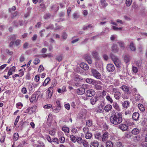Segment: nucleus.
Here are the masks:
<instances>
[{"mask_svg":"<svg viewBox=\"0 0 147 147\" xmlns=\"http://www.w3.org/2000/svg\"><path fill=\"white\" fill-rule=\"evenodd\" d=\"M122 114L119 112H116L110 117L111 122L115 125L120 124L123 121Z\"/></svg>","mask_w":147,"mask_h":147,"instance_id":"nucleus-1","label":"nucleus"},{"mask_svg":"<svg viewBox=\"0 0 147 147\" xmlns=\"http://www.w3.org/2000/svg\"><path fill=\"white\" fill-rule=\"evenodd\" d=\"M92 76L95 78L100 79L101 78V74L96 69H92L91 70Z\"/></svg>","mask_w":147,"mask_h":147,"instance_id":"nucleus-2","label":"nucleus"},{"mask_svg":"<svg viewBox=\"0 0 147 147\" xmlns=\"http://www.w3.org/2000/svg\"><path fill=\"white\" fill-rule=\"evenodd\" d=\"M78 117L81 119H84L86 117V113L85 110H83L78 115Z\"/></svg>","mask_w":147,"mask_h":147,"instance_id":"nucleus-3","label":"nucleus"},{"mask_svg":"<svg viewBox=\"0 0 147 147\" xmlns=\"http://www.w3.org/2000/svg\"><path fill=\"white\" fill-rule=\"evenodd\" d=\"M95 94V91L92 89H90L87 90L86 92V94L87 96L91 97Z\"/></svg>","mask_w":147,"mask_h":147,"instance_id":"nucleus-4","label":"nucleus"},{"mask_svg":"<svg viewBox=\"0 0 147 147\" xmlns=\"http://www.w3.org/2000/svg\"><path fill=\"white\" fill-rule=\"evenodd\" d=\"M106 68L107 71L110 72H113L115 69V67L114 65L112 64H107Z\"/></svg>","mask_w":147,"mask_h":147,"instance_id":"nucleus-5","label":"nucleus"},{"mask_svg":"<svg viewBox=\"0 0 147 147\" xmlns=\"http://www.w3.org/2000/svg\"><path fill=\"white\" fill-rule=\"evenodd\" d=\"M109 133L107 132H104L101 137V140L103 142H105L108 138Z\"/></svg>","mask_w":147,"mask_h":147,"instance_id":"nucleus-6","label":"nucleus"},{"mask_svg":"<svg viewBox=\"0 0 147 147\" xmlns=\"http://www.w3.org/2000/svg\"><path fill=\"white\" fill-rule=\"evenodd\" d=\"M111 51L114 53H116L118 52L119 48L117 45L115 44H113L111 47Z\"/></svg>","mask_w":147,"mask_h":147,"instance_id":"nucleus-7","label":"nucleus"},{"mask_svg":"<svg viewBox=\"0 0 147 147\" xmlns=\"http://www.w3.org/2000/svg\"><path fill=\"white\" fill-rule=\"evenodd\" d=\"M36 106H33L32 107H29L27 108L28 111L29 112L30 114H31L36 112Z\"/></svg>","mask_w":147,"mask_h":147,"instance_id":"nucleus-8","label":"nucleus"},{"mask_svg":"<svg viewBox=\"0 0 147 147\" xmlns=\"http://www.w3.org/2000/svg\"><path fill=\"white\" fill-rule=\"evenodd\" d=\"M84 86H83V87L80 88L77 90V92L78 94L79 95H82L84 94L85 92V89L84 88Z\"/></svg>","mask_w":147,"mask_h":147,"instance_id":"nucleus-9","label":"nucleus"},{"mask_svg":"<svg viewBox=\"0 0 147 147\" xmlns=\"http://www.w3.org/2000/svg\"><path fill=\"white\" fill-rule=\"evenodd\" d=\"M108 5L105 0H100L99 5L101 8H105Z\"/></svg>","mask_w":147,"mask_h":147,"instance_id":"nucleus-10","label":"nucleus"},{"mask_svg":"<svg viewBox=\"0 0 147 147\" xmlns=\"http://www.w3.org/2000/svg\"><path fill=\"white\" fill-rule=\"evenodd\" d=\"M119 128L123 131L126 130L128 128V126L126 123H123L120 124L119 126Z\"/></svg>","mask_w":147,"mask_h":147,"instance_id":"nucleus-11","label":"nucleus"},{"mask_svg":"<svg viewBox=\"0 0 147 147\" xmlns=\"http://www.w3.org/2000/svg\"><path fill=\"white\" fill-rule=\"evenodd\" d=\"M123 59L124 62L127 63L131 60V57L128 54H125L123 56Z\"/></svg>","mask_w":147,"mask_h":147,"instance_id":"nucleus-12","label":"nucleus"},{"mask_svg":"<svg viewBox=\"0 0 147 147\" xmlns=\"http://www.w3.org/2000/svg\"><path fill=\"white\" fill-rule=\"evenodd\" d=\"M98 100V97L94 96L92 97L90 99V103L92 105L95 104L96 102Z\"/></svg>","mask_w":147,"mask_h":147,"instance_id":"nucleus-13","label":"nucleus"},{"mask_svg":"<svg viewBox=\"0 0 147 147\" xmlns=\"http://www.w3.org/2000/svg\"><path fill=\"white\" fill-rule=\"evenodd\" d=\"M81 67L83 68L84 70H86L89 68V66L88 65L84 63H82L80 65Z\"/></svg>","mask_w":147,"mask_h":147,"instance_id":"nucleus-14","label":"nucleus"},{"mask_svg":"<svg viewBox=\"0 0 147 147\" xmlns=\"http://www.w3.org/2000/svg\"><path fill=\"white\" fill-rule=\"evenodd\" d=\"M36 93H35L32 94L30 99V102H33L37 100V99H36Z\"/></svg>","mask_w":147,"mask_h":147,"instance_id":"nucleus-15","label":"nucleus"},{"mask_svg":"<svg viewBox=\"0 0 147 147\" xmlns=\"http://www.w3.org/2000/svg\"><path fill=\"white\" fill-rule=\"evenodd\" d=\"M117 43L122 49H124L125 48V44L123 41H117Z\"/></svg>","mask_w":147,"mask_h":147,"instance_id":"nucleus-16","label":"nucleus"},{"mask_svg":"<svg viewBox=\"0 0 147 147\" xmlns=\"http://www.w3.org/2000/svg\"><path fill=\"white\" fill-rule=\"evenodd\" d=\"M129 47L130 50L132 51H135L136 50V47L132 41L130 42Z\"/></svg>","mask_w":147,"mask_h":147,"instance_id":"nucleus-17","label":"nucleus"},{"mask_svg":"<svg viewBox=\"0 0 147 147\" xmlns=\"http://www.w3.org/2000/svg\"><path fill=\"white\" fill-rule=\"evenodd\" d=\"M92 56L97 60H99L100 58L99 56L98 53L96 51H93L92 53Z\"/></svg>","mask_w":147,"mask_h":147,"instance_id":"nucleus-18","label":"nucleus"},{"mask_svg":"<svg viewBox=\"0 0 147 147\" xmlns=\"http://www.w3.org/2000/svg\"><path fill=\"white\" fill-rule=\"evenodd\" d=\"M121 93L120 92H115L114 94V97L117 100H119L120 99L121 96Z\"/></svg>","mask_w":147,"mask_h":147,"instance_id":"nucleus-19","label":"nucleus"},{"mask_svg":"<svg viewBox=\"0 0 147 147\" xmlns=\"http://www.w3.org/2000/svg\"><path fill=\"white\" fill-rule=\"evenodd\" d=\"M139 117V114L138 112H135L133 114L132 118L134 120L136 121L138 120Z\"/></svg>","mask_w":147,"mask_h":147,"instance_id":"nucleus-20","label":"nucleus"},{"mask_svg":"<svg viewBox=\"0 0 147 147\" xmlns=\"http://www.w3.org/2000/svg\"><path fill=\"white\" fill-rule=\"evenodd\" d=\"M94 80L91 78H87L86 79V83L93 85L94 84Z\"/></svg>","mask_w":147,"mask_h":147,"instance_id":"nucleus-21","label":"nucleus"},{"mask_svg":"<svg viewBox=\"0 0 147 147\" xmlns=\"http://www.w3.org/2000/svg\"><path fill=\"white\" fill-rule=\"evenodd\" d=\"M113 106V107L117 111H120L121 109L118 104L116 102H114Z\"/></svg>","mask_w":147,"mask_h":147,"instance_id":"nucleus-22","label":"nucleus"},{"mask_svg":"<svg viewBox=\"0 0 147 147\" xmlns=\"http://www.w3.org/2000/svg\"><path fill=\"white\" fill-rule=\"evenodd\" d=\"M99 143L97 141H94L91 142L90 145V147H98Z\"/></svg>","mask_w":147,"mask_h":147,"instance_id":"nucleus-23","label":"nucleus"},{"mask_svg":"<svg viewBox=\"0 0 147 147\" xmlns=\"http://www.w3.org/2000/svg\"><path fill=\"white\" fill-rule=\"evenodd\" d=\"M85 58L89 64H91L92 63V60L90 57L88 55H86Z\"/></svg>","mask_w":147,"mask_h":147,"instance_id":"nucleus-24","label":"nucleus"},{"mask_svg":"<svg viewBox=\"0 0 147 147\" xmlns=\"http://www.w3.org/2000/svg\"><path fill=\"white\" fill-rule=\"evenodd\" d=\"M51 90L49 88L46 91V94H47V98L48 99L50 98L52 95V92L50 90Z\"/></svg>","mask_w":147,"mask_h":147,"instance_id":"nucleus-25","label":"nucleus"},{"mask_svg":"<svg viewBox=\"0 0 147 147\" xmlns=\"http://www.w3.org/2000/svg\"><path fill=\"white\" fill-rule=\"evenodd\" d=\"M111 59L114 63V62H116L117 61L119 60V59L118 58L117 56H115L113 54H111Z\"/></svg>","mask_w":147,"mask_h":147,"instance_id":"nucleus-26","label":"nucleus"},{"mask_svg":"<svg viewBox=\"0 0 147 147\" xmlns=\"http://www.w3.org/2000/svg\"><path fill=\"white\" fill-rule=\"evenodd\" d=\"M112 108V106L110 105H106L104 107V110L106 112H108Z\"/></svg>","mask_w":147,"mask_h":147,"instance_id":"nucleus-27","label":"nucleus"},{"mask_svg":"<svg viewBox=\"0 0 147 147\" xmlns=\"http://www.w3.org/2000/svg\"><path fill=\"white\" fill-rule=\"evenodd\" d=\"M61 107H53L52 108V111L54 112L57 113L59 111Z\"/></svg>","mask_w":147,"mask_h":147,"instance_id":"nucleus-28","label":"nucleus"},{"mask_svg":"<svg viewBox=\"0 0 147 147\" xmlns=\"http://www.w3.org/2000/svg\"><path fill=\"white\" fill-rule=\"evenodd\" d=\"M94 88L97 90H101L102 88V87L100 85L95 84V83L93 84Z\"/></svg>","mask_w":147,"mask_h":147,"instance_id":"nucleus-29","label":"nucleus"},{"mask_svg":"<svg viewBox=\"0 0 147 147\" xmlns=\"http://www.w3.org/2000/svg\"><path fill=\"white\" fill-rule=\"evenodd\" d=\"M120 88L121 89L123 90L124 91L127 92L128 93H130V92H129V88L127 86H123L121 87H120Z\"/></svg>","mask_w":147,"mask_h":147,"instance_id":"nucleus-30","label":"nucleus"},{"mask_svg":"<svg viewBox=\"0 0 147 147\" xmlns=\"http://www.w3.org/2000/svg\"><path fill=\"white\" fill-rule=\"evenodd\" d=\"M130 102L128 101H125L122 104L124 108H127L129 106Z\"/></svg>","mask_w":147,"mask_h":147,"instance_id":"nucleus-31","label":"nucleus"},{"mask_svg":"<svg viewBox=\"0 0 147 147\" xmlns=\"http://www.w3.org/2000/svg\"><path fill=\"white\" fill-rule=\"evenodd\" d=\"M140 132L139 130L137 128H135L132 129L131 133L134 135H137Z\"/></svg>","mask_w":147,"mask_h":147,"instance_id":"nucleus-32","label":"nucleus"},{"mask_svg":"<svg viewBox=\"0 0 147 147\" xmlns=\"http://www.w3.org/2000/svg\"><path fill=\"white\" fill-rule=\"evenodd\" d=\"M114 64L117 67H120L122 65L121 63L120 60L117 61L116 62H114Z\"/></svg>","mask_w":147,"mask_h":147,"instance_id":"nucleus-33","label":"nucleus"},{"mask_svg":"<svg viewBox=\"0 0 147 147\" xmlns=\"http://www.w3.org/2000/svg\"><path fill=\"white\" fill-rule=\"evenodd\" d=\"M50 80V78H47L44 81V82L43 83L42 85L44 86H46Z\"/></svg>","mask_w":147,"mask_h":147,"instance_id":"nucleus-34","label":"nucleus"},{"mask_svg":"<svg viewBox=\"0 0 147 147\" xmlns=\"http://www.w3.org/2000/svg\"><path fill=\"white\" fill-rule=\"evenodd\" d=\"M51 8L53 10H54L55 11H57L59 8V6L57 4H56L55 5L52 6L51 7Z\"/></svg>","mask_w":147,"mask_h":147,"instance_id":"nucleus-35","label":"nucleus"},{"mask_svg":"<svg viewBox=\"0 0 147 147\" xmlns=\"http://www.w3.org/2000/svg\"><path fill=\"white\" fill-rule=\"evenodd\" d=\"M106 146L107 147H112L113 143L111 141H108L106 143Z\"/></svg>","mask_w":147,"mask_h":147,"instance_id":"nucleus-36","label":"nucleus"},{"mask_svg":"<svg viewBox=\"0 0 147 147\" xmlns=\"http://www.w3.org/2000/svg\"><path fill=\"white\" fill-rule=\"evenodd\" d=\"M101 136L102 135L100 133H97L95 135V138L96 139H99L100 138L101 139Z\"/></svg>","mask_w":147,"mask_h":147,"instance_id":"nucleus-37","label":"nucleus"},{"mask_svg":"<svg viewBox=\"0 0 147 147\" xmlns=\"http://www.w3.org/2000/svg\"><path fill=\"white\" fill-rule=\"evenodd\" d=\"M138 106L140 110L141 111H144L145 110V109L142 105L139 104L138 105Z\"/></svg>","mask_w":147,"mask_h":147,"instance_id":"nucleus-38","label":"nucleus"},{"mask_svg":"<svg viewBox=\"0 0 147 147\" xmlns=\"http://www.w3.org/2000/svg\"><path fill=\"white\" fill-rule=\"evenodd\" d=\"M62 37L63 39L65 40L67 36V35L65 32H63L62 34Z\"/></svg>","mask_w":147,"mask_h":147,"instance_id":"nucleus-39","label":"nucleus"},{"mask_svg":"<svg viewBox=\"0 0 147 147\" xmlns=\"http://www.w3.org/2000/svg\"><path fill=\"white\" fill-rule=\"evenodd\" d=\"M70 140L71 141L74 143L76 142L77 138L75 136L73 135H71L70 136Z\"/></svg>","mask_w":147,"mask_h":147,"instance_id":"nucleus-40","label":"nucleus"},{"mask_svg":"<svg viewBox=\"0 0 147 147\" xmlns=\"http://www.w3.org/2000/svg\"><path fill=\"white\" fill-rule=\"evenodd\" d=\"M92 136V134L89 132H88V133L85 134V138L86 139H90Z\"/></svg>","mask_w":147,"mask_h":147,"instance_id":"nucleus-41","label":"nucleus"},{"mask_svg":"<svg viewBox=\"0 0 147 147\" xmlns=\"http://www.w3.org/2000/svg\"><path fill=\"white\" fill-rule=\"evenodd\" d=\"M106 98L107 100L109 102L111 103H112L113 102V100L112 98L110 97L109 94H107L106 96Z\"/></svg>","mask_w":147,"mask_h":147,"instance_id":"nucleus-42","label":"nucleus"},{"mask_svg":"<svg viewBox=\"0 0 147 147\" xmlns=\"http://www.w3.org/2000/svg\"><path fill=\"white\" fill-rule=\"evenodd\" d=\"M56 84L57 82L56 80H54L52 82L51 86L49 88V89H51L52 90L53 88L56 85Z\"/></svg>","mask_w":147,"mask_h":147,"instance_id":"nucleus-43","label":"nucleus"},{"mask_svg":"<svg viewBox=\"0 0 147 147\" xmlns=\"http://www.w3.org/2000/svg\"><path fill=\"white\" fill-rule=\"evenodd\" d=\"M19 137V135L17 133H15L13 135V140L14 141H16L17 140Z\"/></svg>","mask_w":147,"mask_h":147,"instance_id":"nucleus-44","label":"nucleus"},{"mask_svg":"<svg viewBox=\"0 0 147 147\" xmlns=\"http://www.w3.org/2000/svg\"><path fill=\"white\" fill-rule=\"evenodd\" d=\"M112 27L113 30L116 31L121 30L123 28L122 27L118 28L114 26H112Z\"/></svg>","mask_w":147,"mask_h":147,"instance_id":"nucleus-45","label":"nucleus"},{"mask_svg":"<svg viewBox=\"0 0 147 147\" xmlns=\"http://www.w3.org/2000/svg\"><path fill=\"white\" fill-rule=\"evenodd\" d=\"M62 130L65 132L68 133L69 132V128L65 126H63V127Z\"/></svg>","mask_w":147,"mask_h":147,"instance_id":"nucleus-46","label":"nucleus"},{"mask_svg":"<svg viewBox=\"0 0 147 147\" xmlns=\"http://www.w3.org/2000/svg\"><path fill=\"white\" fill-rule=\"evenodd\" d=\"M132 3L131 0H126V4L127 7H129L131 5Z\"/></svg>","mask_w":147,"mask_h":147,"instance_id":"nucleus-47","label":"nucleus"},{"mask_svg":"<svg viewBox=\"0 0 147 147\" xmlns=\"http://www.w3.org/2000/svg\"><path fill=\"white\" fill-rule=\"evenodd\" d=\"M76 141L79 144H81L83 143L82 138L80 137H78L76 139Z\"/></svg>","mask_w":147,"mask_h":147,"instance_id":"nucleus-48","label":"nucleus"},{"mask_svg":"<svg viewBox=\"0 0 147 147\" xmlns=\"http://www.w3.org/2000/svg\"><path fill=\"white\" fill-rule=\"evenodd\" d=\"M141 99V97L140 95L138 94L136 95L135 99L136 101H138L140 100Z\"/></svg>","mask_w":147,"mask_h":147,"instance_id":"nucleus-49","label":"nucleus"},{"mask_svg":"<svg viewBox=\"0 0 147 147\" xmlns=\"http://www.w3.org/2000/svg\"><path fill=\"white\" fill-rule=\"evenodd\" d=\"M83 132L85 134L88 133L89 132V128L87 127H85L83 128Z\"/></svg>","mask_w":147,"mask_h":147,"instance_id":"nucleus-50","label":"nucleus"},{"mask_svg":"<svg viewBox=\"0 0 147 147\" xmlns=\"http://www.w3.org/2000/svg\"><path fill=\"white\" fill-rule=\"evenodd\" d=\"M51 15L49 13L45 14L44 16V18L45 19H48L50 18Z\"/></svg>","mask_w":147,"mask_h":147,"instance_id":"nucleus-51","label":"nucleus"},{"mask_svg":"<svg viewBox=\"0 0 147 147\" xmlns=\"http://www.w3.org/2000/svg\"><path fill=\"white\" fill-rule=\"evenodd\" d=\"M92 122L90 120H88L86 122V125L88 127H90L92 125Z\"/></svg>","mask_w":147,"mask_h":147,"instance_id":"nucleus-52","label":"nucleus"},{"mask_svg":"<svg viewBox=\"0 0 147 147\" xmlns=\"http://www.w3.org/2000/svg\"><path fill=\"white\" fill-rule=\"evenodd\" d=\"M44 68L43 66L42 65H40L38 69V71L39 72H41L42 71H43L44 70Z\"/></svg>","mask_w":147,"mask_h":147,"instance_id":"nucleus-53","label":"nucleus"},{"mask_svg":"<svg viewBox=\"0 0 147 147\" xmlns=\"http://www.w3.org/2000/svg\"><path fill=\"white\" fill-rule=\"evenodd\" d=\"M16 107L19 109H20L23 106V105L21 102H18L16 104Z\"/></svg>","mask_w":147,"mask_h":147,"instance_id":"nucleus-54","label":"nucleus"},{"mask_svg":"<svg viewBox=\"0 0 147 147\" xmlns=\"http://www.w3.org/2000/svg\"><path fill=\"white\" fill-rule=\"evenodd\" d=\"M92 27V25L91 24L88 25H87L84 26L83 27V29L84 30L87 29L88 28H91Z\"/></svg>","mask_w":147,"mask_h":147,"instance_id":"nucleus-55","label":"nucleus"},{"mask_svg":"<svg viewBox=\"0 0 147 147\" xmlns=\"http://www.w3.org/2000/svg\"><path fill=\"white\" fill-rule=\"evenodd\" d=\"M25 58L23 55H22L20 58V61L21 62H22L24 61Z\"/></svg>","mask_w":147,"mask_h":147,"instance_id":"nucleus-56","label":"nucleus"},{"mask_svg":"<svg viewBox=\"0 0 147 147\" xmlns=\"http://www.w3.org/2000/svg\"><path fill=\"white\" fill-rule=\"evenodd\" d=\"M64 29V27L62 26H57L55 28V30H61Z\"/></svg>","mask_w":147,"mask_h":147,"instance_id":"nucleus-57","label":"nucleus"},{"mask_svg":"<svg viewBox=\"0 0 147 147\" xmlns=\"http://www.w3.org/2000/svg\"><path fill=\"white\" fill-rule=\"evenodd\" d=\"M59 140H60V142L61 143H63L65 142V139L64 137H61L59 138Z\"/></svg>","mask_w":147,"mask_h":147,"instance_id":"nucleus-58","label":"nucleus"},{"mask_svg":"<svg viewBox=\"0 0 147 147\" xmlns=\"http://www.w3.org/2000/svg\"><path fill=\"white\" fill-rule=\"evenodd\" d=\"M40 62V60L38 58H36L34 61V63L35 65L38 64Z\"/></svg>","mask_w":147,"mask_h":147,"instance_id":"nucleus-59","label":"nucleus"},{"mask_svg":"<svg viewBox=\"0 0 147 147\" xmlns=\"http://www.w3.org/2000/svg\"><path fill=\"white\" fill-rule=\"evenodd\" d=\"M132 71L134 73H136L138 71V69L135 66H133Z\"/></svg>","mask_w":147,"mask_h":147,"instance_id":"nucleus-60","label":"nucleus"},{"mask_svg":"<svg viewBox=\"0 0 147 147\" xmlns=\"http://www.w3.org/2000/svg\"><path fill=\"white\" fill-rule=\"evenodd\" d=\"M21 92L23 94H26L27 92L26 88L25 87L22 88L21 90Z\"/></svg>","mask_w":147,"mask_h":147,"instance_id":"nucleus-61","label":"nucleus"},{"mask_svg":"<svg viewBox=\"0 0 147 147\" xmlns=\"http://www.w3.org/2000/svg\"><path fill=\"white\" fill-rule=\"evenodd\" d=\"M116 145L117 147H123V146L122 145L121 142H117L116 143Z\"/></svg>","mask_w":147,"mask_h":147,"instance_id":"nucleus-62","label":"nucleus"},{"mask_svg":"<svg viewBox=\"0 0 147 147\" xmlns=\"http://www.w3.org/2000/svg\"><path fill=\"white\" fill-rule=\"evenodd\" d=\"M52 107V105L50 104H48L45 105L44 108L45 109H49L51 108Z\"/></svg>","mask_w":147,"mask_h":147,"instance_id":"nucleus-63","label":"nucleus"},{"mask_svg":"<svg viewBox=\"0 0 147 147\" xmlns=\"http://www.w3.org/2000/svg\"><path fill=\"white\" fill-rule=\"evenodd\" d=\"M54 28V26L53 24H50L48 27H46L47 29H53Z\"/></svg>","mask_w":147,"mask_h":147,"instance_id":"nucleus-64","label":"nucleus"}]
</instances>
